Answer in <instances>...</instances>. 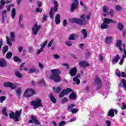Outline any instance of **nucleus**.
<instances>
[{
    "label": "nucleus",
    "instance_id": "f257e3e1",
    "mask_svg": "<svg viewBox=\"0 0 126 126\" xmlns=\"http://www.w3.org/2000/svg\"><path fill=\"white\" fill-rule=\"evenodd\" d=\"M52 74L49 78L51 80H54L55 82H60L61 81V77L59 75L61 73V70L58 69L51 70Z\"/></svg>",
    "mask_w": 126,
    "mask_h": 126
},
{
    "label": "nucleus",
    "instance_id": "f03ea898",
    "mask_svg": "<svg viewBox=\"0 0 126 126\" xmlns=\"http://www.w3.org/2000/svg\"><path fill=\"white\" fill-rule=\"evenodd\" d=\"M81 18L82 20L76 18H71L69 19V21L71 23H77V24H79V25H80L81 26L86 25L87 22L86 21V20H85V15H82L81 16Z\"/></svg>",
    "mask_w": 126,
    "mask_h": 126
},
{
    "label": "nucleus",
    "instance_id": "7ed1b4c3",
    "mask_svg": "<svg viewBox=\"0 0 126 126\" xmlns=\"http://www.w3.org/2000/svg\"><path fill=\"white\" fill-rule=\"evenodd\" d=\"M22 112V110H20L19 111H16L15 113L13 111H11L10 114L9 115L10 119H12L14 120L15 122H18L19 121V118H20V115H21V113Z\"/></svg>",
    "mask_w": 126,
    "mask_h": 126
},
{
    "label": "nucleus",
    "instance_id": "20e7f679",
    "mask_svg": "<svg viewBox=\"0 0 126 126\" xmlns=\"http://www.w3.org/2000/svg\"><path fill=\"white\" fill-rule=\"evenodd\" d=\"M54 8L52 7L49 12V16L51 19H54V12H57V11H58V6L59 5V4L58 3V1H57V0H54Z\"/></svg>",
    "mask_w": 126,
    "mask_h": 126
},
{
    "label": "nucleus",
    "instance_id": "39448f33",
    "mask_svg": "<svg viewBox=\"0 0 126 126\" xmlns=\"http://www.w3.org/2000/svg\"><path fill=\"white\" fill-rule=\"evenodd\" d=\"M31 105H32V106H33L34 109H37L39 108V107H43V105L42 104V100L39 99H37L35 101H31Z\"/></svg>",
    "mask_w": 126,
    "mask_h": 126
},
{
    "label": "nucleus",
    "instance_id": "423d86ee",
    "mask_svg": "<svg viewBox=\"0 0 126 126\" xmlns=\"http://www.w3.org/2000/svg\"><path fill=\"white\" fill-rule=\"evenodd\" d=\"M35 94V91L32 89H27L24 93V97H32Z\"/></svg>",
    "mask_w": 126,
    "mask_h": 126
},
{
    "label": "nucleus",
    "instance_id": "0eeeda50",
    "mask_svg": "<svg viewBox=\"0 0 126 126\" xmlns=\"http://www.w3.org/2000/svg\"><path fill=\"white\" fill-rule=\"evenodd\" d=\"M72 89L70 88H67L65 90H63L59 94V97L63 98V96H65V95L69 94V93H70V92H72Z\"/></svg>",
    "mask_w": 126,
    "mask_h": 126
},
{
    "label": "nucleus",
    "instance_id": "6e6552de",
    "mask_svg": "<svg viewBox=\"0 0 126 126\" xmlns=\"http://www.w3.org/2000/svg\"><path fill=\"white\" fill-rule=\"evenodd\" d=\"M40 29H41V26L38 25L37 24H34L32 28V34L34 36H36L38 34V32H39Z\"/></svg>",
    "mask_w": 126,
    "mask_h": 126
},
{
    "label": "nucleus",
    "instance_id": "1a4fd4ad",
    "mask_svg": "<svg viewBox=\"0 0 126 126\" xmlns=\"http://www.w3.org/2000/svg\"><path fill=\"white\" fill-rule=\"evenodd\" d=\"M77 8H78V0H73L70 7V11L73 12L75 9H77Z\"/></svg>",
    "mask_w": 126,
    "mask_h": 126
},
{
    "label": "nucleus",
    "instance_id": "9d476101",
    "mask_svg": "<svg viewBox=\"0 0 126 126\" xmlns=\"http://www.w3.org/2000/svg\"><path fill=\"white\" fill-rule=\"evenodd\" d=\"M31 118L32 120H29V124H33V123H34L35 125H36L37 126H39V125H40V122H39L38 120H37V118H36L35 116L32 115L31 116Z\"/></svg>",
    "mask_w": 126,
    "mask_h": 126
},
{
    "label": "nucleus",
    "instance_id": "9b49d317",
    "mask_svg": "<svg viewBox=\"0 0 126 126\" xmlns=\"http://www.w3.org/2000/svg\"><path fill=\"white\" fill-rule=\"evenodd\" d=\"M3 86L4 87H9L12 90L15 89L16 88V85L14 84H12L10 82H6L3 83Z\"/></svg>",
    "mask_w": 126,
    "mask_h": 126
},
{
    "label": "nucleus",
    "instance_id": "f8f14e48",
    "mask_svg": "<svg viewBox=\"0 0 126 126\" xmlns=\"http://www.w3.org/2000/svg\"><path fill=\"white\" fill-rule=\"evenodd\" d=\"M94 84L96 85L97 89H100V88L102 87V82L101 81L100 78L96 77L94 79Z\"/></svg>",
    "mask_w": 126,
    "mask_h": 126
},
{
    "label": "nucleus",
    "instance_id": "ddd939ff",
    "mask_svg": "<svg viewBox=\"0 0 126 126\" xmlns=\"http://www.w3.org/2000/svg\"><path fill=\"white\" fill-rule=\"evenodd\" d=\"M125 44L122 43V40H117V42L116 44V46L117 48H119V50L121 52H123L124 51V45Z\"/></svg>",
    "mask_w": 126,
    "mask_h": 126
},
{
    "label": "nucleus",
    "instance_id": "4468645a",
    "mask_svg": "<svg viewBox=\"0 0 126 126\" xmlns=\"http://www.w3.org/2000/svg\"><path fill=\"white\" fill-rule=\"evenodd\" d=\"M123 49H124V55H122V58L121 59L119 64L122 65L123 63H124V61H125V59L126 58V44H123Z\"/></svg>",
    "mask_w": 126,
    "mask_h": 126
},
{
    "label": "nucleus",
    "instance_id": "2eb2a0df",
    "mask_svg": "<svg viewBox=\"0 0 126 126\" xmlns=\"http://www.w3.org/2000/svg\"><path fill=\"white\" fill-rule=\"evenodd\" d=\"M103 22L106 24L107 25L108 24H110V23H113V24H116V23H117V21L108 18L103 19Z\"/></svg>",
    "mask_w": 126,
    "mask_h": 126
},
{
    "label": "nucleus",
    "instance_id": "dca6fc26",
    "mask_svg": "<svg viewBox=\"0 0 126 126\" xmlns=\"http://www.w3.org/2000/svg\"><path fill=\"white\" fill-rule=\"evenodd\" d=\"M117 114L118 111L116 109H110L108 113L107 116L109 117H111V118H113V117H115L114 114Z\"/></svg>",
    "mask_w": 126,
    "mask_h": 126
},
{
    "label": "nucleus",
    "instance_id": "f3484780",
    "mask_svg": "<svg viewBox=\"0 0 126 126\" xmlns=\"http://www.w3.org/2000/svg\"><path fill=\"white\" fill-rule=\"evenodd\" d=\"M80 67L85 68V67L89 66V63L86 61H82L79 63Z\"/></svg>",
    "mask_w": 126,
    "mask_h": 126
},
{
    "label": "nucleus",
    "instance_id": "a211bd4d",
    "mask_svg": "<svg viewBox=\"0 0 126 126\" xmlns=\"http://www.w3.org/2000/svg\"><path fill=\"white\" fill-rule=\"evenodd\" d=\"M76 73H77V69H76V67H74L69 70V74L71 76H75L76 75Z\"/></svg>",
    "mask_w": 126,
    "mask_h": 126
},
{
    "label": "nucleus",
    "instance_id": "6ab92c4d",
    "mask_svg": "<svg viewBox=\"0 0 126 126\" xmlns=\"http://www.w3.org/2000/svg\"><path fill=\"white\" fill-rule=\"evenodd\" d=\"M7 64L6 61L3 58H1L0 59V67H5Z\"/></svg>",
    "mask_w": 126,
    "mask_h": 126
},
{
    "label": "nucleus",
    "instance_id": "aec40b11",
    "mask_svg": "<svg viewBox=\"0 0 126 126\" xmlns=\"http://www.w3.org/2000/svg\"><path fill=\"white\" fill-rule=\"evenodd\" d=\"M121 59L119 54H117L115 57H114L112 60V63L113 64H116L117 63L119 62V60Z\"/></svg>",
    "mask_w": 126,
    "mask_h": 126
},
{
    "label": "nucleus",
    "instance_id": "412c9836",
    "mask_svg": "<svg viewBox=\"0 0 126 126\" xmlns=\"http://www.w3.org/2000/svg\"><path fill=\"white\" fill-rule=\"evenodd\" d=\"M55 23L56 24L61 23V15L60 14H57L55 16Z\"/></svg>",
    "mask_w": 126,
    "mask_h": 126
},
{
    "label": "nucleus",
    "instance_id": "4be33fe9",
    "mask_svg": "<svg viewBox=\"0 0 126 126\" xmlns=\"http://www.w3.org/2000/svg\"><path fill=\"white\" fill-rule=\"evenodd\" d=\"M6 18V10H4L2 12V23H4Z\"/></svg>",
    "mask_w": 126,
    "mask_h": 126
},
{
    "label": "nucleus",
    "instance_id": "5701e85b",
    "mask_svg": "<svg viewBox=\"0 0 126 126\" xmlns=\"http://www.w3.org/2000/svg\"><path fill=\"white\" fill-rule=\"evenodd\" d=\"M112 40H113V37L112 36H108L106 37L105 42L106 44H112Z\"/></svg>",
    "mask_w": 126,
    "mask_h": 126
},
{
    "label": "nucleus",
    "instance_id": "b1692460",
    "mask_svg": "<svg viewBox=\"0 0 126 126\" xmlns=\"http://www.w3.org/2000/svg\"><path fill=\"white\" fill-rule=\"evenodd\" d=\"M77 37H78V35H77V34H72L69 36L68 39L69 41H73V40H76V38H77Z\"/></svg>",
    "mask_w": 126,
    "mask_h": 126
},
{
    "label": "nucleus",
    "instance_id": "393cba45",
    "mask_svg": "<svg viewBox=\"0 0 126 126\" xmlns=\"http://www.w3.org/2000/svg\"><path fill=\"white\" fill-rule=\"evenodd\" d=\"M80 77V74H78L76 77L74 78L73 80L74 81V82H76V84L78 85L79 83H80V80L78 79Z\"/></svg>",
    "mask_w": 126,
    "mask_h": 126
},
{
    "label": "nucleus",
    "instance_id": "a878e982",
    "mask_svg": "<svg viewBox=\"0 0 126 126\" xmlns=\"http://www.w3.org/2000/svg\"><path fill=\"white\" fill-rule=\"evenodd\" d=\"M81 32L82 33V35H83V38H84V39H85V38H87V32L86 31V29H82L81 31Z\"/></svg>",
    "mask_w": 126,
    "mask_h": 126
},
{
    "label": "nucleus",
    "instance_id": "bb28decb",
    "mask_svg": "<svg viewBox=\"0 0 126 126\" xmlns=\"http://www.w3.org/2000/svg\"><path fill=\"white\" fill-rule=\"evenodd\" d=\"M53 90L54 91H55V92L56 93H57L58 94H59V93H60V92H61L62 91V87H58L56 88L53 87Z\"/></svg>",
    "mask_w": 126,
    "mask_h": 126
},
{
    "label": "nucleus",
    "instance_id": "cd10ccee",
    "mask_svg": "<svg viewBox=\"0 0 126 126\" xmlns=\"http://www.w3.org/2000/svg\"><path fill=\"white\" fill-rule=\"evenodd\" d=\"M15 72V75L17 76V77H18V78H21L22 77V75H21V73H20V72L17 70H14Z\"/></svg>",
    "mask_w": 126,
    "mask_h": 126
},
{
    "label": "nucleus",
    "instance_id": "c85d7f7f",
    "mask_svg": "<svg viewBox=\"0 0 126 126\" xmlns=\"http://www.w3.org/2000/svg\"><path fill=\"white\" fill-rule=\"evenodd\" d=\"M50 100L52 101V102L55 104V103H57V99L54 97V95L53 94H50Z\"/></svg>",
    "mask_w": 126,
    "mask_h": 126
},
{
    "label": "nucleus",
    "instance_id": "c756f323",
    "mask_svg": "<svg viewBox=\"0 0 126 126\" xmlns=\"http://www.w3.org/2000/svg\"><path fill=\"white\" fill-rule=\"evenodd\" d=\"M126 81L125 79H123L121 82V83H120L119 85L120 87H126Z\"/></svg>",
    "mask_w": 126,
    "mask_h": 126
},
{
    "label": "nucleus",
    "instance_id": "7c9ffc66",
    "mask_svg": "<svg viewBox=\"0 0 126 126\" xmlns=\"http://www.w3.org/2000/svg\"><path fill=\"white\" fill-rule=\"evenodd\" d=\"M100 28L101 29H108V28H109V26L103 22L100 26Z\"/></svg>",
    "mask_w": 126,
    "mask_h": 126
},
{
    "label": "nucleus",
    "instance_id": "2f4dec72",
    "mask_svg": "<svg viewBox=\"0 0 126 126\" xmlns=\"http://www.w3.org/2000/svg\"><path fill=\"white\" fill-rule=\"evenodd\" d=\"M69 98L71 100H75V99H76V95H75V94L73 92L70 94Z\"/></svg>",
    "mask_w": 126,
    "mask_h": 126
},
{
    "label": "nucleus",
    "instance_id": "473e14b6",
    "mask_svg": "<svg viewBox=\"0 0 126 126\" xmlns=\"http://www.w3.org/2000/svg\"><path fill=\"white\" fill-rule=\"evenodd\" d=\"M15 14H16V11L15 10V8H13L11 12V17L13 19H14V18H15Z\"/></svg>",
    "mask_w": 126,
    "mask_h": 126
},
{
    "label": "nucleus",
    "instance_id": "72a5a7b5",
    "mask_svg": "<svg viewBox=\"0 0 126 126\" xmlns=\"http://www.w3.org/2000/svg\"><path fill=\"white\" fill-rule=\"evenodd\" d=\"M118 28L122 31L124 29V25L122 23H119L118 24Z\"/></svg>",
    "mask_w": 126,
    "mask_h": 126
},
{
    "label": "nucleus",
    "instance_id": "f704fd0d",
    "mask_svg": "<svg viewBox=\"0 0 126 126\" xmlns=\"http://www.w3.org/2000/svg\"><path fill=\"white\" fill-rule=\"evenodd\" d=\"M2 114L5 116V117H8V114H7V112H6V108L5 107H3L2 110Z\"/></svg>",
    "mask_w": 126,
    "mask_h": 126
},
{
    "label": "nucleus",
    "instance_id": "c9c22d12",
    "mask_svg": "<svg viewBox=\"0 0 126 126\" xmlns=\"http://www.w3.org/2000/svg\"><path fill=\"white\" fill-rule=\"evenodd\" d=\"M15 37V34H14V32H11L10 33L11 41L14 42L15 41V39H14Z\"/></svg>",
    "mask_w": 126,
    "mask_h": 126
},
{
    "label": "nucleus",
    "instance_id": "e433bc0d",
    "mask_svg": "<svg viewBox=\"0 0 126 126\" xmlns=\"http://www.w3.org/2000/svg\"><path fill=\"white\" fill-rule=\"evenodd\" d=\"M65 44L67 47H71V46H72V42L70 41L69 40L65 41Z\"/></svg>",
    "mask_w": 126,
    "mask_h": 126
},
{
    "label": "nucleus",
    "instance_id": "4c0bfd02",
    "mask_svg": "<svg viewBox=\"0 0 126 126\" xmlns=\"http://www.w3.org/2000/svg\"><path fill=\"white\" fill-rule=\"evenodd\" d=\"M8 51V46H4V47L3 48V55H5V53H6V52H7Z\"/></svg>",
    "mask_w": 126,
    "mask_h": 126
},
{
    "label": "nucleus",
    "instance_id": "58836bf2",
    "mask_svg": "<svg viewBox=\"0 0 126 126\" xmlns=\"http://www.w3.org/2000/svg\"><path fill=\"white\" fill-rule=\"evenodd\" d=\"M12 57V53L11 52H8L6 55V59H11Z\"/></svg>",
    "mask_w": 126,
    "mask_h": 126
},
{
    "label": "nucleus",
    "instance_id": "ea45409f",
    "mask_svg": "<svg viewBox=\"0 0 126 126\" xmlns=\"http://www.w3.org/2000/svg\"><path fill=\"white\" fill-rule=\"evenodd\" d=\"M39 84L42 86H46V83H45V80L44 79H42L39 82Z\"/></svg>",
    "mask_w": 126,
    "mask_h": 126
},
{
    "label": "nucleus",
    "instance_id": "a19ab883",
    "mask_svg": "<svg viewBox=\"0 0 126 126\" xmlns=\"http://www.w3.org/2000/svg\"><path fill=\"white\" fill-rule=\"evenodd\" d=\"M11 2V0H1L0 1V3H3L4 4H5V3H10Z\"/></svg>",
    "mask_w": 126,
    "mask_h": 126
},
{
    "label": "nucleus",
    "instance_id": "79ce46f5",
    "mask_svg": "<svg viewBox=\"0 0 126 126\" xmlns=\"http://www.w3.org/2000/svg\"><path fill=\"white\" fill-rule=\"evenodd\" d=\"M16 92L17 93V96H18V97H19V96H20V95H21V88H19L17 89L16 91Z\"/></svg>",
    "mask_w": 126,
    "mask_h": 126
},
{
    "label": "nucleus",
    "instance_id": "37998d69",
    "mask_svg": "<svg viewBox=\"0 0 126 126\" xmlns=\"http://www.w3.org/2000/svg\"><path fill=\"white\" fill-rule=\"evenodd\" d=\"M13 60L14 62H17L19 63H21V59L20 58H19L18 57L15 56L14 57Z\"/></svg>",
    "mask_w": 126,
    "mask_h": 126
},
{
    "label": "nucleus",
    "instance_id": "c03bdc74",
    "mask_svg": "<svg viewBox=\"0 0 126 126\" xmlns=\"http://www.w3.org/2000/svg\"><path fill=\"white\" fill-rule=\"evenodd\" d=\"M102 10L103 12L106 13V12H107V11L109 10V7H107L106 6L104 5L102 7Z\"/></svg>",
    "mask_w": 126,
    "mask_h": 126
},
{
    "label": "nucleus",
    "instance_id": "a18cd8bd",
    "mask_svg": "<svg viewBox=\"0 0 126 126\" xmlns=\"http://www.w3.org/2000/svg\"><path fill=\"white\" fill-rule=\"evenodd\" d=\"M6 39L7 40V44L10 46H12V44L11 43V42H10V40H9V38H8V37L6 36Z\"/></svg>",
    "mask_w": 126,
    "mask_h": 126
},
{
    "label": "nucleus",
    "instance_id": "49530a36",
    "mask_svg": "<svg viewBox=\"0 0 126 126\" xmlns=\"http://www.w3.org/2000/svg\"><path fill=\"white\" fill-rule=\"evenodd\" d=\"M36 71V69L34 67H32L29 70V73H33Z\"/></svg>",
    "mask_w": 126,
    "mask_h": 126
},
{
    "label": "nucleus",
    "instance_id": "de8ad7c7",
    "mask_svg": "<svg viewBox=\"0 0 126 126\" xmlns=\"http://www.w3.org/2000/svg\"><path fill=\"white\" fill-rule=\"evenodd\" d=\"M47 41H45L43 42V43L41 45V48L40 49H41L42 50H43V49H44V48H45V46H46V45H47Z\"/></svg>",
    "mask_w": 126,
    "mask_h": 126
},
{
    "label": "nucleus",
    "instance_id": "09e8293b",
    "mask_svg": "<svg viewBox=\"0 0 126 126\" xmlns=\"http://www.w3.org/2000/svg\"><path fill=\"white\" fill-rule=\"evenodd\" d=\"M6 98L4 96H0V103H3V101L5 100Z\"/></svg>",
    "mask_w": 126,
    "mask_h": 126
},
{
    "label": "nucleus",
    "instance_id": "8fccbe9b",
    "mask_svg": "<svg viewBox=\"0 0 126 126\" xmlns=\"http://www.w3.org/2000/svg\"><path fill=\"white\" fill-rule=\"evenodd\" d=\"M66 102H68V100H67V98H66V97H64L62 101H61V103L62 104H64V103H66Z\"/></svg>",
    "mask_w": 126,
    "mask_h": 126
},
{
    "label": "nucleus",
    "instance_id": "3c124183",
    "mask_svg": "<svg viewBox=\"0 0 126 126\" xmlns=\"http://www.w3.org/2000/svg\"><path fill=\"white\" fill-rule=\"evenodd\" d=\"M22 19H23V15L21 14L19 16V24H20V23H21V21H22Z\"/></svg>",
    "mask_w": 126,
    "mask_h": 126
},
{
    "label": "nucleus",
    "instance_id": "603ef678",
    "mask_svg": "<svg viewBox=\"0 0 126 126\" xmlns=\"http://www.w3.org/2000/svg\"><path fill=\"white\" fill-rule=\"evenodd\" d=\"M71 112H72L73 114H76V113H77L78 112V109L76 108L71 109Z\"/></svg>",
    "mask_w": 126,
    "mask_h": 126
},
{
    "label": "nucleus",
    "instance_id": "864d4df0",
    "mask_svg": "<svg viewBox=\"0 0 126 126\" xmlns=\"http://www.w3.org/2000/svg\"><path fill=\"white\" fill-rule=\"evenodd\" d=\"M48 18V16L47 15H44L42 17V22H45L47 20V18Z\"/></svg>",
    "mask_w": 126,
    "mask_h": 126
},
{
    "label": "nucleus",
    "instance_id": "5fc2aeb1",
    "mask_svg": "<svg viewBox=\"0 0 126 126\" xmlns=\"http://www.w3.org/2000/svg\"><path fill=\"white\" fill-rule=\"evenodd\" d=\"M109 13L111 16V17H113V16H114L115 13H114V10L113 9H110V12Z\"/></svg>",
    "mask_w": 126,
    "mask_h": 126
},
{
    "label": "nucleus",
    "instance_id": "6e6d98bb",
    "mask_svg": "<svg viewBox=\"0 0 126 126\" xmlns=\"http://www.w3.org/2000/svg\"><path fill=\"white\" fill-rule=\"evenodd\" d=\"M116 9L117 11H121L122 10V7L120 5H117L116 7Z\"/></svg>",
    "mask_w": 126,
    "mask_h": 126
},
{
    "label": "nucleus",
    "instance_id": "4d7b16f0",
    "mask_svg": "<svg viewBox=\"0 0 126 126\" xmlns=\"http://www.w3.org/2000/svg\"><path fill=\"white\" fill-rule=\"evenodd\" d=\"M42 52H44V50L40 48L36 51V54L37 55H40Z\"/></svg>",
    "mask_w": 126,
    "mask_h": 126
},
{
    "label": "nucleus",
    "instance_id": "13d9d810",
    "mask_svg": "<svg viewBox=\"0 0 126 126\" xmlns=\"http://www.w3.org/2000/svg\"><path fill=\"white\" fill-rule=\"evenodd\" d=\"M53 57H54V59H55V60H58V59H60V58L59 55L58 54H54Z\"/></svg>",
    "mask_w": 126,
    "mask_h": 126
},
{
    "label": "nucleus",
    "instance_id": "bf43d9fd",
    "mask_svg": "<svg viewBox=\"0 0 126 126\" xmlns=\"http://www.w3.org/2000/svg\"><path fill=\"white\" fill-rule=\"evenodd\" d=\"M18 51L20 53H22V51H23V46H20L18 48Z\"/></svg>",
    "mask_w": 126,
    "mask_h": 126
},
{
    "label": "nucleus",
    "instance_id": "052dcab7",
    "mask_svg": "<svg viewBox=\"0 0 126 126\" xmlns=\"http://www.w3.org/2000/svg\"><path fill=\"white\" fill-rule=\"evenodd\" d=\"M62 65L63 66H65L66 68H67V69H68V68H69V65H68V64L66 63H63L62 64Z\"/></svg>",
    "mask_w": 126,
    "mask_h": 126
},
{
    "label": "nucleus",
    "instance_id": "680f3d73",
    "mask_svg": "<svg viewBox=\"0 0 126 126\" xmlns=\"http://www.w3.org/2000/svg\"><path fill=\"white\" fill-rule=\"evenodd\" d=\"M64 125H65V121H61V122L59 123V126H64Z\"/></svg>",
    "mask_w": 126,
    "mask_h": 126
},
{
    "label": "nucleus",
    "instance_id": "e2e57ef3",
    "mask_svg": "<svg viewBox=\"0 0 126 126\" xmlns=\"http://www.w3.org/2000/svg\"><path fill=\"white\" fill-rule=\"evenodd\" d=\"M53 43H54V40H51L47 45L48 48H50L53 45Z\"/></svg>",
    "mask_w": 126,
    "mask_h": 126
},
{
    "label": "nucleus",
    "instance_id": "0e129e2a",
    "mask_svg": "<svg viewBox=\"0 0 126 126\" xmlns=\"http://www.w3.org/2000/svg\"><path fill=\"white\" fill-rule=\"evenodd\" d=\"M75 106V105L74 104H71L70 105L68 106V109H72Z\"/></svg>",
    "mask_w": 126,
    "mask_h": 126
},
{
    "label": "nucleus",
    "instance_id": "69168bd1",
    "mask_svg": "<svg viewBox=\"0 0 126 126\" xmlns=\"http://www.w3.org/2000/svg\"><path fill=\"white\" fill-rule=\"evenodd\" d=\"M36 12H40V13L42 12V9L39 8H36Z\"/></svg>",
    "mask_w": 126,
    "mask_h": 126
},
{
    "label": "nucleus",
    "instance_id": "338daca9",
    "mask_svg": "<svg viewBox=\"0 0 126 126\" xmlns=\"http://www.w3.org/2000/svg\"><path fill=\"white\" fill-rule=\"evenodd\" d=\"M106 126H111V121L107 120L106 121Z\"/></svg>",
    "mask_w": 126,
    "mask_h": 126
},
{
    "label": "nucleus",
    "instance_id": "774afa93",
    "mask_svg": "<svg viewBox=\"0 0 126 126\" xmlns=\"http://www.w3.org/2000/svg\"><path fill=\"white\" fill-rule=\"evenodd\" d=\"M29 50L30 53H33V47L30 46L29 47Z\"/></svg>",
    "mask_w": 126,
    "mask_h": 126
}]
</instances>
